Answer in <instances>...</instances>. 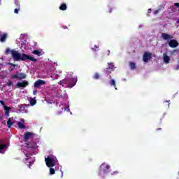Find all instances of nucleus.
<instances>
[{
    "instance_id": "3",
    "label": "nucleus",
    "mask_w": 179,
    "mask_h": 179,
    "mask_svg": "<svg viewBox=\"0 0 179 179\" xmlns=\"http://www.w3.org/2000/svg\"><path fill=\"white\" fill-rule=\"evenodd\" d=\"M72 81V82H78V78H64L62 80H60L58 83V85L60 86H64V85H67L68 82Z\"/></svg>"
},
{
    "instance_id": "28",
    "label": "nucleus",
    "mask_w": 179,
    "mask_h": 179,
    "mask_svg": "<svg viewBox=\"0 0 179 179\" xmlns=\"http://www.w3.org/2000/svg\"><path fill=\"white\" fill-rule=\"evenodd\" d=\"M113 70H111V69H109L108 67L106 68V75H110V73H111V72H113Z\"/></svg>"
},
{
    "instance_id": "42",
    "label": "nucleus",
    "mask_w": 179,
    "mask_h": 179,
    "mask_svg": "<svg viewBox=\"0 0 179 179\" xmlns=\"http://www.w3.org/2000/svg\"><path fill=\"white\" fill-rule=\"evenodd\" d=\"M10 65H11L12 66H13V68H15V65L13 63L10 64Z\"/></svg>"
},
{
    "instance_id": "41",
    "label": "nucleus",
    "mask_w": 179,
    "mask_h": 179,
    "mask_svg": "<svg viewBox=\"0 0 179 179\" xmlns=\"http://www.w3.org/2000/svg\"><path fill=\"white\" fill-rule=\"evenodd\" d=\"M113 174H118V171H114V172L112 173V176H113Z\"/></svg>"
},
{
    "instance_id": "8",
    "label": "nucleus",
    "mask_w": 179,
    "mask_h": 179,
    "mask_svg": "<svg viewBox=\"0 0 179 179\" xmlns=\"http://www.w3.org/2000/svg\"><path fill=\"white\" fill-rule=\"evenodd\" d=\"M168 44L171 48H176V47H178V42L175 39H171Z\"/></svg>"
},
{
    "instance_id": "37",
    "label": "nucleus",
    "mask_w": 179,
    "mask_h": 179,
    "mask_svg": "<svg viewBox=\"0 0 179 179\" xmlns=\"http://www.w3.org/2000/svg\"><path fill=\"white\" fill-rule=\"evenodd\" d=\"M148 13H152V9L149 8V9L148 10Z\"/></svg>"
},
{
    "instance_id": "26",
    "label": "nucleus",
    "mask_w": 179,
    "mask_h": 179,
    "mask_svg": "<svg viewBox=\"0 0 179 179\" xmlns=\"http://www.w3.org/2000/svg\"><path fill=\"white\" fill-rule=\"evenodd\" d=\"M108 64L109 65V68L110 69H111V71H114V69H115V66H114V63H108Z\"/></svg>"
},
{
    "instance_id": "16",
    "label": "nucleus",
    "mask_w": 179,
    "mask_h": 179,
    "mask_svg": "<svg viewBox=\"0 0 179 179\" xmlns=\"http://www.w3.org/2000/svg\"><path fill=\"white\" fill-rule=\"evenodd\" d=\"M15 5L17 8H15L14 10V13L17 14V13H19V10H20V4H19V2L15 1Z\"/></svg>"
},
{
    "instance_id": "38",
    "label": "nucleus",
    "mask_w": 179,
    "mask_h": 179,
    "mask_svg": "<svg viewBox=\"0 0 179 179\" xmlns=\"http://www.w3.org/2000/svg\"><path fill=\"white\" fill-rule=\"evenodd\" d=\"M175 6H176L177 8H179V3H176Z\"/></svg>"
},
{
    "instance_id": "36",
    "label": "nucleus",
    "mask_w": 179,
    "mask_h": 179,
    "mask_svg": "<svg viewBox=\"0 0 179 179\" xmlns=\"http://www.w3.org/2000/svg\"><path fill=\"white\" fill-rule=\"evenodd\" d=\"M33 94L34 96H36V94H37V90H34Z\"/></svg>"
},
{
    "instance_id": "13",
    "label": "nucleus",
    "mask_w": 179,
    "mask_h": 179,
    "mask_svg": "<svg viewBox=\"0 0 179 179\" xmlns=\"http://www.w3.org/2000/svg\"><path fill=\"white\" fill-rule=\"evenodd\" d=\"M32 54H34V55H37L38 57H41V55H43V50H34L32 51Z\"/></svg>"
},
{
    "instance_id": "2",
    "label": "nucleus",
    "mask_w": 179,
    "mask_h": 179,
    "mask_svg": "<svg viewBox=\"0 0 179 179\" xmlns=\"http://www.w3.org/2000/svg\"><path fill=\"white\" fill-rule=\"evenodd\" d=\"M45 162L48 167H54L55 163H57V157L48 156L45 159Z\"/></svg>"
},
{
    "instance_id": "17",
    "label": "nucleus",
    "mask_w": 179,
    "mask_h": 179,
    "mask_svg": "<svg viewBox=\"0 0 179 179\" xmlns=\"http://www.w3.org/2000/svg\"><path fill=\"white\" fill-rule=\"evenodd\" d=\"M164 62L165 64L170 62V57L167 55H164Z\"/></svg>"
},
{
    "instance_id": "24",
    "label": "nucleus",
    "mask_w": 179,
    "mask_h": 179,
    "mask_svg": "<svg viewBox=\"0 0 179 179\" xmlns=\"http://www.w3.org/2000/svg\"><path fill=\"white\" fill-rule=\"evenodd\" d=\"M18 76H19V79H20V80L26 79V74H24L23 73H19Z\"/></svg>"
},
{
    "instance_id": "33",
    "label": "nucleus",
    "mask_w": 179,
    "mask_h": 179,
    "mask_svg": "<svg viewBox=\"0 0 179 179\" xmlns=\"http://www.w3.org/2000/svg\"><path fill=\"white\" fill-rule=\"evenodd\" d=\"M160 10H162L161 9L155 10L154 11V15H157V13H159V12H160Z\"/></svg>"
},
{
    "instance_id": "10",
    "label": "nucleus",
    "mask_w": 179,
    "mask_h": 179,
    "mask_svg": "<svg viewBox=\"0 0 179 179\" xmlns=\"http://www.w3.org/2000/svg\"><path fill=\"white\" fill-rule=\"evenodd\" d=\"M110 165L107 164H102V165L101 166V169H102V171L103 173V174H106V173H108V170H110Z\"/></svg>"
},
{
    "instance_id": "11",
    "label": "nucleus",
    "mask_w": 179,
    "mask_h": 179,
    "mask_svg": "<svg viewBox=\"0 0 179 179\" xmlns=\"http://www.w3.org/2000/svg\"><path fill=\"white\" fill-rule=\"evenodd\" d=\"M152 58V53L145 52L143 55V61L144 62H148L149 59Z\"/></svg>"
},
{
    "instance_id": "49",
    "label": "nucleus",
    "mask_w": 179,
    "mask_h": 179,
    "mask_svg": "<svg viewBox=\"0 0 179 179\" xmlns=\"http://www.w3.org/2000/svg\"><path fill=\"white\" fill-rule=\"evenodd\" d=\"M110 79H111V76H110Z\"/></svg>"
},
{
    "instance_id": "9",
    "label": "nucleus",
    "mask_w": 179,
    "mask_h": 179,
    "mask_svg": "<svg viewBox=\"0 0 179 179\" xmlns=\"http://www.w3.org/2000/svg\"><path fill=\"white\" fill-rule=\"evenodd\" d=\"M27 86H29V82H27V81H24V82H22V83H17L15 85V87L18 88V89H20L21 87L24 88Z\"/></svg>"
},
{
    "instance_id": "39",
    "label": "nucleus",
    "mask_w": 179,
    "mask_h": 179,
    "mask_svg": "<svg viewBox=\"0 0 179 179\" xmlns=\"http://www.w3.org/2000/svg\"><path fill=\"white\" fill-rule=\"evenodd\" d=\"M106 53L107 55H110V50H106Z\"/></svg>"
},
{
    "instance_id": "19",
    "label": "nucleus",
    "mask_w": 179,
    "mask_h": 179,
    "mask_svg": "<svg viewBox=\"0 0 179 179\" xmlns=\"http://www.w3.org/2000/svg\"><path fill=\"white\" fill-rule=\"evenodd\" d=\"M110 86H113L115 87V90H117V85H115V80L111 79L110 81Z\"/></svg>"
},
{
    "instance_id": "6",
    "label": "nucleus",
    "mask_w": 179,
    "mask_h": 179,
    "mask_svg": "<svg viewBox=\"0 0 179 179\" xmlns=\"http://www.w3.org/2000/svg\"><path fill=\"white\" fill-rule=\"evenodd\" d=\"M43 85H45V81L39 79L34 83V86L36 89H38L39 87H41Z\"/></svg>"
},
{
    "instance_id": "47",
    "label": "nucleus",
    "mask_w": 179,
    "mask_h": 179,
    "mask_svg": "<svg viewBox=\"0 0 179 179\" xmlns=\"http://www.w3.org/2000/svg\"><path fill=\"white\" fill-rule=\"evenodd\" d=\"M12 71H13V69H10V71H11V72H12Z\"/></svg>"
},
{
    "instance_id": "14",
    "label": "nucleus",
    "mask_w": 179,
    "mask_h": 179,
    "mask_svg": "<svg viewBox=\"0 0 179 179\" xmlns=\"http://www.w3.org/2000/svg\"><path fill=\"white\" fill-rule=\"evenodd\" d=\"M4 110H5V115L6 117H9V111H10V107L4 106L3 107Z\"/></svg>"
},
{
    "instance_id": "4",
    "label": "nucleus",
    "mask_w": 179,
    "mask_h": 179,
    "mask_svg": "<svg viewBox=\"0 0 179 179\" xmlns=\"http://www.w3.org/2000/svg\"><path fill=\"white\" fill-rule=\"evenodd\" d=\"M6 149H8V145L4 144L3 140L0 138V153L3 155L6 152Z\"/></svg>"
},
{
    "instance_id": "18",
    "label": "nucleus",
    "mask_w": 179,
    "mask_h": 179,
    "mask_svg": "<svg viewBox=\"0 0 179 179\" xmlns=\"http://www.w3.org/2000/svg\"><path fill=\"white\" fill-rule=\"evenodd\" d=\"M12 125H13V121L10 120V117L7 121V127L8 128H12Z\"/></svg>"
},
{
    "instance_id": "48",
    "label": "nucleus",
    "mask_w": 179,
    "mask_h": 179,
    "mask_svg": "<svg viewBox=\"0 0 179 179\" xmlns=\"http://www.w3.org/2000/svg\"><path fill=\"white\" fill-rule=\"evenodd\" d=\"M110 13H111V10H110Z\"/></svg>"
},
{
    "instance_id": "32",
    "label": "nucleus",
    "mask_w": 179,
    "mask_h": 179,
    "mask_svg": "<svg viewBox=\"0 0 179 179\" xmlns=\"http://www.w3.org/2000/svg\"><path fill=\"white\" fill-rule=\"evenodd\" d=\"M25 156V161L27 162V160H29V158L30 157V154H26Z\"/></svg>"
},
{
    "instance_id": "27",
    "label": "nucleus",
    "mask_w": 179,
    "mask_h": 179,
    "mask_svg": "<svg viewBox=\"0 0 179 179\" xmlns=\"http://www.w3.org/2000/svg\"><path fill=\"white\" fill-rule=\"evenodd\" d=\"M93 78L96 80L100 79V74L99 73H95L93 76Z\"/></svg>"
},
{
    "instance_id": "34",
    "label": "nucleus",
    "mask_w": 179,
    "mask_h": 179,
    "mask_svg": "<svg viewBox=\"0 0 179 179\" xmlns=\"http://www.w3.org/2000/svg\"><path fill=\"white\" fill-rule=\"evenodd\" d=\"M12 50H10V49L7 48L6 50V54L8 55V54H9L10 52H11Z\"/></svg>"
},
{
    "instance_id": "44",
    "label": "nucleus",
    "mask_w": 179,
    "mask_h": 179,
    "mask_svg": "<svg viewBox=\"0 0 179 179\" xmlns=\"http://www.w3.org/2000/svg\"><path fill=\"white\" fill-rule=\"evenodd\" d=\"M157 131H162V128L157 129Z\"/></svg>"
},
{
    "instance_id": "23",
    "label": "nucleus",
    "mask_w": 179,
    "mask_h": 179,
    "mask_svg": "<svg viewBox=\"0 0 179 179\" xmlns=\"http://www.w3.org/2000/svg\"><path fill=\"white\" fill-rule=\"evenodd\" d=\"M6 37H7L6 34L1 35V38H0V41H1V43H3L6 41Z\"/></svg>"
},
{
    "instance_id": "22",
    "label": "nucleus",
    "mask_w": 179,
    "mask_h": 179,
    "mask_svg": "<svg viewBox=\"0 0 179 179\" xmlns=\"http://www.w3.org/2000/svg\"><path fill=\"white\" fill-rule=\"evenodd\" d=\"M66 3H62L61 6H59L60 10H66Z\"/></svg>"
},
{
    "instance_id": "35",
    "label": "nucleus",
    "mask_w": 179,
    "mask_h": 179,
    "mask_svg": "<svg viewBox=\"0 0 179 179\" xmlns=\"http://www.w3.org/2000/svg\"><path fill=\"white\" fill-rule=\"evenodd\" d=\"M0 104H1V106H3V107H5V101L0 100Z\"/></svg>"
},
{
    "instance_id": "7",
    "label": "nucleus",
    "mask_w": 179,
    "mask_h": 179,
    "mask_svg": "<svg viewBox=\"0 0 179 179\" xmlns=\"http://www.w3.org/2000/svg\"><path fill=\"white\" fill-rule=\"evenodd\" d=\"M162 38H163V40H164L165 41H169V40H173V36H171L169 34L162 33Z\"/></svg>"
},
{
    "instance_id": "5",
    "label": "nucleus",
    "mask_w": 179,
    "mask_h": 179,
    "mask_svg": "<svg viewBox=\"0 0 179 179\" xmlns=\"http://www.w3.org/2000/svg\"><path fill=\"white\" fill-rule=\"evenodd\" d=\"M34 136V133L27 131L24 134V142H28L29 139Z\"/></svg>"
},
{
    "instance_id": "45",
    "label": "nucleus",
    "mask_w": 179,
    "mask_h": 179,
    "mask_svg": "<svg viewBox=\"0 0 179 179\" xmlns=\"http://www.w3.org/2000/svg\"><path fill=\"white\" fill-rule=\"evenodd\" d=\"M63 29H68V27H63Z\"/></svg>"
},
{
    "instance_id": "25",
    "label": "nucleus",
    "mask_w": 179,
    "mask_h": 179,
    "mask_svg": "<svg viewBox=\"0 0 179 179\" xmlns=\"http://www.w3.org/2000/svg\"><path fill=\"white\" fill-rule=\"evenodd\" d=\"M17 125H18V127H19L20 129H24L26 128V126H24V125L23 124V123H22V122H19L17 123Z\"/></svg>"
},
{
    "instance_id": "12",
    "label": "nucleus",
    "mask_w": 179,
    "mask_h": 179,
    "mask_svg": "<svg viewBox=\"0 0 179 179\" xmlns=\"http://www.w3.org/2000/svg\"><path fill=\"white\" fill-rule=\"evenodd\" d=\"M25 145L28 149H36L37 148V143L25 142Z\"/></svg>"
},
{
    "instance_id": "20",
    "label": "nucleus",
    "mask_w": 179,
    "mask_h": 179,
    "mask_svg": "<svg viewBox=\"0 0 179 179\" xmlns=\"http://www.w3.org/2000/svg\"><path fill=\"white\" fill-rule=\"evenodd\" d=\"M29 103H30L31 106H36V104H37V101L33 98H31Z\"/></svg>"
},
{
    "instance_id": "1",
    "label": "nucleus",
    "mask_w": 179,
    "mask_h": 179,
    "mask_svg": "<svg viewBox=\"0 0 179 179\" xmlns=\"http://www.w3.org/2000/svg\"><path fill=\"white\" fill-rule=\"evenodd\" d=\"M12 58L15 61H32V62H37V59L31 55L23 53L22 55L19 53L17 50H11Z\"/></svg>"
},
{
    "instance_id": "40",
    "label": "nucleus",
    "mask_w": 179,
    "mask_h": 179,
    "mask_svg": "<svg viewBox=\"0 0 179 179\" xmlns=\"http://www.w3.org/2000/svg\"><path fill=\"white\" fill-rule=\"evenodd\" d=\"M31 164H33V163L29 162V164L28 165L29 169H30V168H31Z\"/></svg>"
},
{
    "instance_id": "43",
    "label": "nucleus",
    "mask_w": 179,
    "mask_h": 179,
    "mask_svg": "<svg viewBox=\"0 0 179 179\" xmlns=\"http://www.w3.org/2000/svg\"><path fill=\"white\" fill-rule=\"evenodd\" d=\"M179 69V64L176 66V71H178Z\"/></svg>"
},
{
    "instance_id": "15",
    "label": "nucleus",
    "mask_w": 179,
    "mask_h": 179,
    "mask_svg": "<svg viewBox=\"0 0 179 179\" xmlns=\"http://www.w3.org/2000/svg\"><path fill=\"white\" fill-rule=\"evenodd\" d=\"M76 82L78 81H76V82H73V81H69L68 83H67V87H69L70 89L73 87V86H75V85H76Z\"/></svg>"
},
{
    "instance_id": "30",
    "label": "nucleus",
    "mask_w": 179,
    "mask_h": 179,
    "mask_svg": "<svg viewBox=\"0 0 179 179\" xmlns=\"http://www.w3.org/2000/svg\"><path fill=\"white\" fill-rule=\"evenodd\" d=\"M13 79H19V73L17 72V74H14L12 76Z\"/></svg>"
},
{
    "instance_id": "29",
    "label": "nucleus",
    "mask_w": 179,
    "mask_h": 179,
    "mask_svg": "<svg viewBox=\"0 0 179 179\" xmlns=\"http://www.w3.org/2000/svg\"><path fill=\"white\" fill-rule=\"evenodd\" d=\"M50 174L51 176L55 174V169H54L53 168H50Z\"/></svg>"
},
{
    "instance_id": "31",
    "label": "nucleus",
    "mask_w": 179,
    "mask_h": 179,
    "mask_svg": "<svg viewBox=\"0 0 179 179\" xmlns=\"http://www.w3.org/2000/svg\"><path fill=\"white\" fill-rule=\"evenodd\" d=\"M7 86H8V87L13 86V81H8L7 83Z\"/></svg>"
},
{
    "instance_id": "21",
    "label": "nucleus",
    "mask_w": 179,
    "mask_h": 179,
    "mask_svg": "<svg viewBox=\"0 0 179 179\" xmlns=\"http://www.w3.org/2000/svg\"><path fill=\"white\" fill-rule=\"evenodd\" d=\"M129 65H130V68H131V69H132V71H135V69H136V64H135V63L131 62Z\"/></svg>"
},
{
    "instance_id": "46",
    "label": "nucleus",
    "mask_w": 179,
    "mask_h": 179,
    "mask_svg": "<svg viewBox=\"0 0 179 179\" xmlns=\"http://www.w3.org/2000/svg\"><path fill=\"white\" fill-rule=\"evenodd\" d=\"M176 23H179V19L177 20Z\"/></svg>"
}]
</instances>
